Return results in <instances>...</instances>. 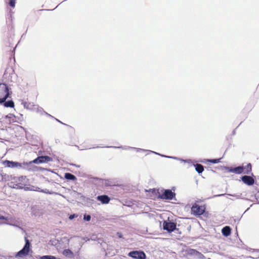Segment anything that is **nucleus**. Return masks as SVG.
<instances>
[{
    "instance_id": "2eb2a0df",
    "label": "nucleus",
    "mask_w": 259,
    "mask_h": 259,
    "mask_svg": "<svg viewBox=\"0 0 259 259\" xmlns=\"http://www.w3.org/2000/svg\"><path fill=\"white\" fill-rule=\"evenodd\" d=\"M64 177L67 180H72V181H74V180H76V177L70 173L65 174Z\"/></svg>"
},
{
    "instance_id": "5701e85b",
    "label": "nucleus",
    "mask_w": 259,
    "mask_h": 259,
    "mask_svg": "<svg viewBox=\"0 0 259 259\" xmlns=\"http://www.w3.org/2000/svg\"><path fill=\"white\" fill-rule=\"evenodd\" d=\"M117 235H118L119 238H122V237H123L122 235L120 233L118 232L117 233Z\"/></svg>"
},
{
    "instance_id": "dca6fc26",
    "label": "nucleus",
    "mask_w": 259,
    "mask_h": 259,
    "mask_svg": "<svg viewBox=\"0 0 259 259\" xmlns=\"http://www.w3.org/2000/svg\"><path fill=\"white\" fill-rule=\"evenodd\" d=\"M195 169L197 171L198 173L200 174L204 170V168L203 165L200 164H196L195 165Z\"/></svg>"
},
{
    "instance_id": "6ab92c4d",
    "label": "nucleus",
    "mask_w": 259,
    "mask_h": 259,
    "mask_svg": "<svg viewBox=\"0 0 259 259\" xmlns=\"http://www.w3.org/2000/svg\"><path fill=\"white\" fill-rule=\"evenodd\" d=\"M220 158L219 159H209L208 160V161L212 163H217L220 161Z\"/></svg>"
},
{
    "instance_id": "7ed1b4c3",
    "label": "nucleus",
    "mask_w": 259,
    "mask_h": 259,
    "mask_svg": "<svg viewBox=\"0 0 259 259\" xmlns=\"http://www.w3.org/2000/svg\"><path fill=\"white\" fill-rule=\"evenodd\" d=\"M9 96V88L5 83H0V103H4Z\"/></svg>"
},
{
    "instance_id": "4468645a",
    "label": "nucleus",
    "mask_w": 259,
    "mask_h": 259,
    "mask_svg": "<svg viewBox=\"0 0 259 259\" xmlns=\"http://www.w3.org/2000/svg\"><path fill=\"white\" fill-rule=\"evenodd\" d=\"M252 170V166L250 163L247 164L244 167V170L243 173L245 174H249L251 172Z\"/></svg>"
},
{
    "instance_id": "6e6552de",
    "label": "nucleus",
    "mask_w": 259,
    "mask_h": 259,
    "mask_svg": "<svg viewBox=\"0 0 259 259\" xmlns=\"http://www.w3.org/2000/svg\"><path fill=\"white\" fill-rule=\"evenodd\" d=\"M52 160V158L48 156H38L32 161V162L36 164L48 162Z\"/></svg>"
},
{
    "instance_id": "412c9836",
    "label": "nucleus",
    "mask_w": 259,
    "mask_h": 259,
    "mask_svg": "<svg viewBox=\"0 0 259 259\" xmlns=\"http://www.w3.org/2000/svg\"><path fill=\"white\" fill-rule=\"evenodd\" d=\"M91 215H84V219L87 221H90L91 220Z\"/></svg>"
},
{
    "instance_id": "b1692460",
    "label": "nucleus",
    "mask_w": 259,
    "mask_h": 259,
    "mask_svg": "<svg viewBox=\"0 0 259 259\" xmlns=\"http://www.w3.org/2000/svg\"><path fill=\"white\" fill-rule=\"evenodd\" d=\"M0 220H7L3 215H0Z\"/></svg>"
},
{
    "instance_id": "4be33fe9",
    "label": "nucleus",
    "mask_w": 259,
    "mask_h": 259,
    "mask_svg": "<svg viewBox=\"0 0 259 259\" xmlns=\"http://www.w3.org/2000/svg\"><path fill=\"white\" fill-rule=\"evenodd\" d=\"M75 217V214H71L69 217V220H72Z\"/></svg>"
},
{
    "instance_id": "aec40b11",
    "label": "nucleus",
    "mask_w": 259,
    "mask_h": 259,
    "mask_svg": "<svg viewBox=\"0 0 259 259\" xmlns=\"http://www.w3.org/2000/svg\"><path fill=\"white\" fill-rule=\"evenodd\" d=\"M16 0H10L9 5L12 8H14L15 7Z\"/></svg>"
},
{
    "instance_id": "f03ea898",
    "label": "nucleus",
    "mask_w": 259,
    "mask_h": 259,
    "mask_svg": "<svg viewBox=\"0 0 259 259\" xmlns=\"http://www.w3.org/2000/svg\"><path fill=\"white\" fill-rule=\"evenodd\" d=\"M25 244L24 247L15 255L16 257H22L27 255L30 251V243L27 237L25 238Z\"/></svg>"
},
{
    "instance_id": "1a4fd4ad",
    "label": "nucleus",
    "mask_w": 259,
    "mask_h": 259,
    "mask_svg": "<svg viewBox=\"0 0 259 259\" xmlns=\"http://www.w3.org/2000/svg\"><path fill=\"white\" fill-rule=\"evenodd\" d=\"M163 229L168 232H171L176 228V224L174 222H167L164 221L163 224Z\"/></svg>"
},
{
    "instance_id": "9b49d317",
    "label": "nucleus",
    "mask_w": 259,
    "mask_h": 259,
    "mask_svg": "<svg viewBox=\"0 0 259 259\" xmlns=\"http://www.w3.org/2000/svg\"><path fill=\"white\" fill-rule=\"evenodd\" d=\"M97 199L98 201H101L103 204H108L110 200V198L106 195L98 196L97 197Z\"/></svg>"
},
{
    "instance_id": "423d86ee",
    "label": "nucleus",
    "mask_w": 259,
    "mask_h": 259,
    "mask_svg": "<svg viewBox=\"0 0 259 259\" xmlns=\"http://www.w3.org/2000/svg\"><path fill=\"white\" fill-rule=\"evenodd\" d=\"M128 255L136 259H146V255L142 251H132L128 253Z\"/></svg>"
},
{
    "instance_id": "9d476101",
    "label": "nucleus",
    "mask_w": 259,
    "mask_h": 259,
    "mask_svg": "<svg viewBox=\"0 0 259 259\" xmlns=\"http://www.w3.org/2000/svg\"><path fill=\"white\" fill-rule=\"evenodd\" d=\"M242 182L248 186L252 185L254 183V179L249 176H244L241 177Z\"/></svg>"
},
{
    "instance_id": "f3484780",
    "label": "nucleus",
    "mask_w": 259,
    "mask_h": 259,
    "mask_svg": "<svg viewBox=\"0 0 259 259\" xmlns=\"http://www.w3.org/2000/svg\"><path fill=\"white\" fill-rule=\"evenodd\" d=\"M4 103V105L5 107H11V108L14 107V103L12 100L6 101V102L5 101Z\"/></svg>"
},
{
    "instance_id": "f8f14e48",
    "label": "nucleus",
    "mask_w": 259,
    "mask_h": 259,
    "mask_svg": "<svg viewBox=\"0 0 259 259\" xmlns=\"http://www.w3.org/2000/svg\"><path fill=\"white\" fill-rule=\"evenodd\" d=\"M243 170L244 166H238L235 168H231L229 171L235 174H240L243 173Z\"/></svg>"
},
{
    "instance_id": "f257e3e1",
    "label": "nucleus",
    "mask_w": 259,
    "mask_h": 259,
    "mask_svg": "<svg viewBox=\"0 0 259 259\" xmlns=\"http://www.w3.org/2000/svg\"><path fill=\"white\" fill-rule=\"evenodd\" d=\"M25 179L23 177H14L8 183V185L13 188L22 189L25 185Z\"/></svg>"
},
{
    "instance_id": "39448f33",
    "label": "nucleus",
    "mask_w": 259,
    "mask_h": 259,
    "mask_svg": "<svg viewBox=\"0 0 259 259\" xmlns=\"http://www.w3.org/2000/svg\"><path fill=\"white\" fill-rule=\"evenodd\" d=\"M176 196V193L171 190H165L163 193L160 195V198L162 199L172 200Z\"/></svg>"
},
{
    "instance_id": "a211bd4d",
    "label": "nucleus",
    "mask_w": 259,
    "mask_h": 259,
    "mask_svg": "<svg viewBox=\"0 0 259 259\" xmlns=\"http://www.w3.org/2000/svg\"><path fill=\"white\" fill-rule=\"evenodd\" d=\"M63 255L65 256H72L73 255V252L69 249H65L63 251Z\"/></svg>"
},
{
    "instance_id": "ddd939ff",
    "label": "nucleus",
    "mask_w": 259,
    "mask_h": 259,
    "mask_svg": "<svg viewBox=\"0 0 259 259\" xmlns=\"http://www.w3.org/2000/svg\"><path fill=\"white\" fill-rule=\"evenodd\" d=\"M231 229L229 226H226L222 230L223 235L226 237L229 236L231 234Z\"/></svg>"
},
{
    "instance_id": "0eeeda50",
    "label": "nucleus",
    "mask_w": 259,
    "mask_h": 259,
    "mask_svg": "<svg viewBox=\"0 0 259 259\" xmlns=\"http://www.w3.org/2000/svg\"><path fill=\"white\" fill-rule=\"evenodd\" d=\"M2 163L3 165L6 167L20 168L22 167V164L21 163L7 160L3 161Z\"/></svg>"
},
{
    "instance_id": "20e7f679",
    "label": "nucleus",
    "mask_w": 259,
    "mask_h": 259,
    "mask_svg": "<svg viewBox=\"0 0 259 259\" xmlns=\"http://www.w3.org/2000/svg\"><path fill=\"white\" fill-rule=\"evenodd\" d=\"M206 207L204 205H199L195 203L193 205L191 210L193 213L195 215H200L202 214L205 211Z\"/></svg>"
}]
</instances>
